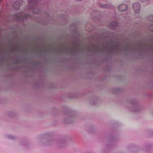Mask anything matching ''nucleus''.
<instances>
[{
	"label": "nucleus",
	"instance_id": "1",
	"mask_svg": "<svg viewBox=\"0 0 153 153\" xmlns=\"http://www.w3.org/2000/svg\"><path fill=\"white\" fill-rule=\"evenodd\" d=\"M124 34L121 33V32H119L117 34L112 33L111 32H108L106 31L101 30L99 32H97L94 34L91 38H103L106 37H121Z\"/></svg>",
	"mask_w": 153,
	"mask_h": 153
},
{
	"label": "nucleus",
	"instance_id": "2",
	"mask_svg": "<svg viewBox=\"0 0 153 153\" xmlns=\"http://www.w3.org/2000/svg\"><path fill=\"white\" fill-rule=\"evenodd\" d=\"M38 0H28V8L33 9V12L34 13H38L41 12V10L39 7L36 6Z\"/></svg>",
	"mask_w": 153,
	"mask_h": 153
},
{
	"label": "nucleus",
	"instance_id": "3",
	"mask_svg": "<svg viewBox=\"0 0 153 153\" xmlns=\"http://www.w3.org/2000/svg\"><path fill=\"white\" fill-rule=\"evenodd\" d=\"M29 17H30V15L23 13H19L15 15L14 16L15 19L19 22L23 21Z\"/></svg>",
	"mask_w": 153,
	"mask_h": 153
},
{
	"label": "nucleus",
	"instance_id": "4",
	"mask_svg": "<svg viewBox=\"0 0 153 153\" xmlns=\"http://www.w3.org/2000/svg\"><path fill=\"white\" fill-rule=\"evenodd\" d=\"M70 30L71 32V34L69 35L70 36L75 37L77 35L79 34L77 32L76 27L75 24H72L70 27Z\"/></svg>",
	"mask_w": 153,
	"mask_h": 153
},
{
	"label": "nucleus",
	"instance_id": "5",
	"mask_svg": "<svg viewBox=\"0 0 153 153\" xmlns=\"http://www.w3.org/2000/svg\"><path fill=\"white\" fill-rule=\"evenodd\" d=\"M148 28L149 30L145 36H151L152 37L151 38H153V23L149 24Z\"/></svg>",
	"mask_w": 153,
	"mask_h": 153
},
{
	"label": "nucleus",
	"instance_id": "6",
	"mask_svg": "<svg viewBox=\"0 0 153 153\" xmlns=\"http://www.w3.org/2000/svg\"><path fill=\"white\" fill-rule=\"evenodd\" d=\"M133 9L134 12L136 13H139L140 9V5L138 2L134 3L132 5Z\"/></svg>",
	"mask_w": 153,
	"mask_h": 153
},
{
	"label": "nucleus",
	"instance_id": "7",
	"mask_svg": "<svg viewBox=\"0 0 153 153\" xmlns=\"http://www.w3.org/2000/svg\"><path fill=\"white\" fill-rule=\"evenodd\" d=\"M23 2L22 0H16V1L13 4V7L15 9H18L19 8Z\"/></svg>",
	"mask_w": 153,
	"mask_h": 153
},
{
	"label": "nucleus",
	"instance_id": "8",
	"mask_svg": "<svg viewBox=\"0 0 153 153\" xmlns=\"http://www.w3.org/2000/svg\"><path fill=\"white\" fill-rule=\"evenodd\" d=\"M127 8V6L126 5L122 4L119 5L118 9L119 11L122 12L126 10Z\"/></svg>",
	"mask_w": 153,
	"mask_h": 153
},
{
	"label": "nucleus",
	"instance_id": "9",
	"mask_svg": "<svg viewBox=\"0 0 153 153\" xmlns=\"http://www.w3.org/2000/svg\"><path fill=\"white\" fill-rule=\"evenodd\" d=\"M118 24L116 22H111L108 25V27L111 29H115L117 26Z\"/></svg>",
	"mask_w": 153,
	"mask_h": 153
},
{
	"label": "nucleus",
	"instance_id": "10",
	"mask_svg": "<svg viewBox=\"0 0 153 153\" xmlns=\"http://www.w3.org/2000/svg\"><path fill=\"white\" fill-rule=\"evenodd\" d=\"M99 6L101 8H109L110 7V5L109 4H104L101 3L99 4Z\"/></svg>",
	"mask_w": 153,
	"mask_h": 153
},
{
	"label": "nucleus",
	"instance_id": "11",
	"mask_svg": "<svg viewBox=\"0 0 153 153\" xmlns=\"http://www.w3.org/2000/svg\"><path fill=\"white\" fill-rule=\"evenodd\" d=\"M141 35V33L140 32L137 31L136 32L134 33H132L130 34V36H137L138 35Z\"/></svg>",
	"mask_w": 153,
	"mask_h": 153
},
{
	"label": "nucleus",
	"instance_id": "12",
	"mask_svg": "<svg viewBox=\"0 0 153 153\" xmlns=\"http://www.w3.org/2000/svg\"><path fill=\"white\" fill-rule=\"evenodd\" d=\"M147 19L150 21L153 22V15H150L147 17Z\"/></svg>",
	"mask_w": 153,
	"mask_h": 153
},
{
	"label": "nucleus",
	"instance_id": "13",
	"mask_svg": "<svg viewBox=\"0 0 153 153\" xmlns=\"http://www.w3.org/2000/svg\"><path fill=\"white\" fill-rule=\"evenodd\" d=\"M62 18L63 19H65V18L66 17L64 15H62Z\"/></svg>",
	"mask_w": 153,
	"mask_h": 153
},
{
	"label": "nucleus",
	"instance_id": "14",
	"mask_svg": "<svg viewBox=\"0 0 153 153\" xmlns=\"http://www.w3.org/2000/svg\"><path fill=\"white\" fill-rule=\"evenodd\" d=\"M91 28H90V29L88 30H88L89 31H91Z\"/></svg>",
	"mask_w": 153,
	"mask_h": 153
},
{
	"label": "nucleus",
	"instance_id": "15",
	"mask_svg": "<svg viewBox=\"0 0 153 153\" xmlns=\"http://www.w3.org/2000/svg\"><path fill=\"white\" fill-rule=\"evenodd\" d=\"M91 27L93 28V26H91Z\"/></svg>",
	"mask_w": 153,
	"mask_h": 153
},
{
	"label": "nucleus",
	"instance_id": "16",
	"mask_svg": "<svg viewBox=\"0 0 153 153\" xmlns=\"http://www.w3.org/2000/svg\"><path fill=\"white\" fill-rule=\"evenodd\" d=\"M1 1V0H0V2Z\"/></svg>",
	"mask_w": 153,
	"mask_h": 153
}]
</instances>
